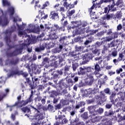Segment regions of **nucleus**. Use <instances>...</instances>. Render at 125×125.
<instances>
[{
  "label": "nucleus",
  "mask_w": 125,
  "mask_h": 125,
  "mask_svg": "<svg viewBox=\"0 0 125 125\" xmlns=\"http://www.w3.org/2000/svg\"><path fill=\"white\" fill-rule=\"evenodd\" d=\"M5 34H6V37H5L4 39L5 40V41H6V43H7V45L8 46V48L6 49V55L10 57H13L18 55L21 52V48L16 49L12 52L10 53L11 49L15 47L14 45H11L9 44L10 42H11L10 40L11 32H8V30H6V31H5Z\"/></svg>",
  "instance_id": "1"
},
{
  "label": "nucleus",
  "mask_w": 125,
  "mask_h": 125,
  "mask_svg": "<svg viewBox=\"0 0 125 125\" xmlns=\"http://www.w3.org/2000/svg\"><path fill=\"white\" fill-rule=\"evenodd\" d=\"M33 94L34 91L31 90V93L30 94L29 97H28V99H26V100L16 102L15 104L12 105L7 104V108H10V109L12 110V109H14L15 107H17V108H21V107H23V106H25V105H27L28 103H31V102L33 101Z\"/></svg>",
  "instance_id": "2"
},
{
  "label": "nucleus",
  "mask_w": 125,
  "mask_h": 125,
  "mask_svg": "<svg viewBox=\"0 0 125 125\" xmlns=\"http://www.w3.org/2000/svg\"><path fill=\"white\" fill-rule=\"evenodd\" d=\"M44 110H35V118H34V123H31V125H39L42 123V120L44 119Z\"/></svg>",
  "instance_id": "3"
},
{
  "label": "nucleus",
  "mask_w": 125,
  "mask_h": 125,
  "mask_svg": "<svg viewBox=\"0 0 125 125\" xmlns=\"http://www.w3.org/2000/svg\"><path fill=\"white\" fill-rule=\"evenodd\" d=\"M95 99H96L98 104L104 105V102L106 101L105 94L103 91L100 92V97L95 96L93 99L88 100V104H91V103H93V102H95Z\"/></svg>",
  "instance_id": "4"
},
{
  "label": "nucleus",
  "mask_w": 125,
  "mask_h": 125,
  "mask_svg": "<svg viewBox=\"0 0 125 125\" xmlns=\"http://www.w3.org/2000/svg\"><path fill=\"white\" fill-rule=\"evenodd\" d=\"M11 75H21L23 77H25V80H26L27 77L28 76L29 74L28 72H24L22 70H20L18 66H15L12 67V71H11Z\"/></svg>",
  "instance_id": "5"
},
{
  "label": "nucleus",
  "mask_w": 125,
  "mask_h": 125,
  "mask_svg": "<svg viewBox=\"0 0 125 125\" xmlns=\"http://www.w3.org/2000/svg\"><path fill=\"white\" fill-rule=\"evenodd\" d=\"M78 74L79 75H86L87 76H89L91 74H92L91 67L83 66L79 67Z\"/></svg>",
  "instance_id": "6"
},
{
  "label": "nucleus",
  "mask_w": 125,
  "mask_h": 125,
  "mask_svg": "<svg viewBox=\"0 0 125 125\" xmlns=\"http://www.w3.org/2000/svg\"><path fill=\"white\" fill-rule=\"evenodd\" d=\"M0 25L3 26H6L9 23L8 17L7 16V13L3 14V11L0 9Z\"/></svg>",
  "instance_id": "7"
},
{
  "label": "nucleus",
  "mask_w": 125,
  "mask_h": 125,
  "mask_svg": "<svg viewBox=\"0 0 125 125\" xmlns=\"http://www.w3.org/2000/svg\"><path fill=\"white\" fill-rule=\"evenodd\" d=\"M70 67L71 66L66 64L63 67V68L61 69L60 70H58L57 72L60 75H62L63 73L65 76L70 75L71 73L70 71Z\"/></svg>",
  "instance_id": "8"
},
{
  "label": "nucleus",
  "mask_w": 125,
  "mask_h": 125,
  "mask_svg": "<svg viewBox=\"0 0 125 125\" xmlns=\"http://www.w3.org/2000/svg\"><path fill=\"white\" fill-rule=\"evenodd\" d=\"M94 57V55L93 53H87L86 54L82 55L81 59L85 63H87V62H89L90 60H92Z\"/></svg>",
  "instance_id": "9"
},
{
  "label": "nucleus",
  "mask_w": 125,
  "mask_h": 125,
  "mask_svg": "<svg viewBox=\"0 0 125 125\" xmlns=\"http://www.w3.org/2000/svg\"><path fill=\"white\" fill-rule=\"evenodd\" d=\"M60 89L59 91H56L54 90H52L50 91H48V93L49 95L50 98H56L57 96L60 95L61 92Z\"/></svg>",
  "instance_id": "10"
},
{
  "label": "nucleus",
  "mask_w": 125,
  "mask_h": 125,
  "mask_svg": "<svg viewBox=\"0 0 125 125\" xmlns=\"http://www.w3.org/2000/svg\"><path fill=\"white\" fill-rule=\"evenodd\" d=\"M20 59L18 58H12L8 61L7 64L10 66H16L19 63Z\"/></svg>",
  "instance_id": "11"
},
{
  "label": "nucleus",
  "mask_w": 125,
  "mask_h": 125,
  "mask_svg": "<svg viewBox=\"0 0 125 125\" xmlns=\"http://www.w3.org/2000/svg\"><path fill=\"white\" fill-rule=\"evenodd\" d=\"M49 18L54 21H58L60 19L59 13H56L55 11H52L50 12Z\"/></svg>",
  "instance_id": "12"
},
{
  "label": "nucleus",
  "mask_w": 125,
  "mask_h": 125,
  "mask_svg": "<svg viewBox=\"0 0 125 125\" xmlns=\"http://www.w3.org/2000/svg\"><path fill=\"white\" fill-rule=\"evenodd\" d=\"M31 41L30 39H26V44L25 43H22V44H21V50L23 49L25 46H26V48H27V52H31L32 51V49L31 48H28L29 45L30 44Z\"/></svg>",
  "instance_id": "13"
},
{
  "label": "nucleus",
  "mask_w": 125,
  "mask_h": 125,
  "mask_svg": "<svg viewBox=\"0 0 125 125\" xmlns=\"http://www.w3.org/2000/svg\"><path fill=\"white\" fill-rule=\"evenodd\" d=\"M114 119H110L105 118L102 120L101 123L103 125H112V121H113Z\"/></svg>",
  "instance_id": "14"
},
{
  "label": "nucleus",
  "mask_w": 125,
  "mask_h": 125,
  "mask_svg": "<svg viewBox=\"0 0 125 125\" xmlns=\"http://www.w3.org/2000/svg\"><path fill=\"white\" fill-rule=\"evenodd\" d=\"M24 83H28V85H29V87L31 89H34L36 88L34 82L32 83L30 80V78H26V82H24Z\"/></svg>",
  "instance_id": "15"
},
{
  "label": "nucleus",
  "mask_w": 125,
  "mask_h": 125,
  "mask_svg": "<svg viewBox=\"0 0 125 125\" xmlns=\"http://www.w3.org/2000/svg\"><path fill=\"white\" fill-rule=\"evenodd\" d=\"M42 65H43L46 69L50 67V65L49 64V61L48 58L45 57L43 59V61L42 62Z\"/></svg>",
  "instance_id": "16"
},
{
  "label": "nucleus",
  "mask_w": 125,
  "mask_h": 125,
  "mask_svg": "<svg viewBox=\"0 0 125 125\" xmlns=\"http://www.w3.org/2000/svg\"><path fill=\"white\" fill-rule=\"evenodd\" d=\"M70 55L74 57L75 61H78L80 59V55H81V53H77L76 51H73L70 53Z\"/></svg>",
  "instance_id": "17"
},
{
  "label": "nucleus",
  "mask_w": 125,
  "mask_h": 125,
  "mask_svg": "<svg viewBox=\"0 0 125 125\" xmlns=\"http://www.w3.org/2000/svg\"><path fill=\"white\" fill-rule=\"evenodd\" d=\"M115 5H116L115 1H113L112 4H109L107 5V7L108 8V13H109L110 11L114 12L117 10V8L114 7Z\"/></svg>",
  "instance_id": "18"
},
{
  "label": "nucleus",
  "mask_w": 125,
  "mask_h": 125,
  "mask_svg": "<svg viewBox=\"0 0 125 125\" xmlns=\"http://www.w3.org/2000/svg\"><path fill=\"white\" fill-rule=\"evenodd\" d=\"M59 119L60 120V125H65V124H67L68 120H67L66 118H63L62 115H59Z\"/></svg>",
  "instance_id": "19"
},
{
  "label": "nucleus",
  "mask_w": 125,
  "mask_h": 125,
  "mask_svg": "<svg viewBox=\"0 0 125 125\" xmlns=\"http://www.w3.org/2000/svg\"><path fill=\"white\" fill-rule=\"evenodd\" d=\"M62 49H63V45L60 44L59 45V47H56L54 49H52V52H53V53H60Z\"/></svg>",
  "instance_id": "20"
},
{
  "label": "nucleus",
  "mask_w": 125,
  "mask_h": 125,
  "mask_svg": "<svg viewBox=\"0 0 125 125\" xmlns=\"http://www.w3.org/2000/svg\"><path fill=\"white\" fill-rule=\"evenodd\" d=\"M113 16V14H108V13H107L103 17V20L109 21L110 20L112 19Z\"/></svg>",
  "instance_id": "21"
},
{
  "label": "nucleus",
  "mask_w": 125,
  "mask_h": 125,
  "mask_svg": "<svg viewBox=\"0 0 125 125\" xmlns=\"http://www.w3.org/2000/svg\"><path fill=\"white\" fill-rule=\"evenodd\" d=\"M58 84L60 90H62L63 89L62 86L66 85V83H65V79H62L61 80L59 81Z\"/></svg>",
  "instance_id": "22"
},
{
  "label": "nucleus",
  "mask_w": 125,
  "mask_h": 125,
  "mask_svg": "<svg viewBox=\"0 0 125 125\" xmlns=\"http://www.w3.org/2000/svg\"><path fill=\"white\" fill-rule=\"evenodd\" d=\"M27 31H29V33L30 32H33V33H39L40 32V28L39 27H36L33 29H27Z\"/></svg>",
  "instance_id": "23"
},
{
  "label": "nucleus",
  "mask_w": 125,
  "mask_h": 125,
  "mask_svg": "<svg viewBox=\"0 0 125 125\" xmlns=\"http://www.w3.org/2000/svg\"><path fill=\"white\" fill-rule=\"evenodd\" d=\"M116 93H112L111 95L109 97V99L110 100V102L112 103V104H115V99L116 98Z\"/></svg>",
  "instance_id": "24"
},
{
  "label": "nucleus",
  "mask_w": 125,
  "mask_h": 125,
  "mask_svg": "<svg viewBox=\"0 0 125 125\" xmlns=\"http://www.w3.org/2000/svg\"><path fill=\"white\" fill-rule=\"evenodd\" d=\"M94 70L95 71L94 73H96L95 74H98V73L101 71V67L98 63H96L94 65Z\"/></svg>",
  "instance_id": "25"
},
{
  "label": "nucleus",
  "mask_w": 125,
  "mask_h": 125,
  "mask_svg": "<svg viewBox=\"0 0 125 125\" xmlns=\"http://www.w3.org/2000/svg\"><path fill=\"white\" fill-rule=\"evenodd\" d=\"M108 80L107 76L105 75L104 78H101L99 79V82L101 84H105L106 81Z\"/></svg>",
  "instance_id": "26"
},
{
  "label": "nucleus",
  "mask_w": 125,
  "mask_h": 125,
  "mask_svg": "<svg viewBox=\"0 0 125 125\" xmlns=\"http://www.w3.org/2000/svg\"><path fill=\"white\" fill-rule=\"evenodd\" d=\"M120 44V42L118 40H116V41H112L111 42V47L117 46Z\"/></svg>",
  "instance_id": "27"
},
{
  "label": "nucleus",
  "mask_w": 125,
  "mask_h": 125,
  "mask_svg": "<svg viewBox=\"0 0 125 125\" xmlns=\"http://www.w3.org/2000/svg\"><path fill=\"white\" fill-rule=\"evenodd\" d=\"M87 77L89 78L90 80V81L88 83V85H92L93 82H94V79L93 76L92 75V74H91L90 76H87Z\"/></svg>",
  "instance_id": "28"
},
{
  "label": "nucleus",
  "mask_w": 125,
  "mask_h": 125,
  "mask_svg": "<svg viewBox=\"0 0 125 125\" xmlns=\"http://www.w3.org/2000/svg\"><path fill=\"white\" fill-rule=\"evenodd\" d=\"M91 50H92V53L94 54H97V53L99 52V50L97 48H96V45H92Z\"/></svg>",
  "instance_id": "29"
},
{
  "label": "nucleus",
  "mask_w": 125,
  "mask_h": 125,
  "mask_svg": "<svg viewBox=\"0 0 125 125\" xmlns=\"http://www.w3.org/2000/svg\"><path fill=\"white\" fill-rule=\"evenodd\" d=\"M71 78H73L74 83H77L79 81V77L78 76H75V74H71Z\"/></svg>",
  "instance_id": "30"
},
{
  "label": "nucleus",
  "mask_w": 125,
  "mask_h": 125,
  "mask_svg": "<svg viewBox=\"0 0 125 125\" xmlns=\"http://www.w3.org/2000/svg\"><path fill=\"white\" fill-rule=\"evenodd\" d=\"M50 5V2L48 1H46L44 2L43 4H42V7L41 8V9H46V7L49 6Z\"/></svg>",
  "instance_id": "31"
},
{
  "label": "nucleus",
  "mask_w": 125,
  "mask_h": 125,
  "mask_svg": "<svg viewBox=\"0 0 125 125\" xmlns=\"http://www.w3.org/2000/svg\"><path fill=\"white\" fill-rule=\"evenodd\" d=\"M59 115L55 116V120L57 121L53 125H61V120L59 118Z\"/></svg>",
  "instance_id": "32"
},
{
  "label": "nucleus",
  "mask_w": 125,
  "mask_h": 125,
  "mask_svg": "<svg viewBox=\"0 0 125 125\" xmlns=\"http://www.w3.org/2000/svg\"><path fill=\"white\" fill-rule=\"evenodd\" d=\"M62 1L63 2V6L66 8V9L69 8L70 4L67 2V0H63Z\"/></svg>",
  "instance_id": "33"
},
{
  "label": "nucleus",
  "mask_w": 125,
  "mask_h": 125,
  "mask_svg": "<svg viewBox=\"0 0 125 125\" xmlns=\"http://www.w3.org/2000/svg\"><path fill=\"white\" fill-rule=\"evenodd\" d=\"M125 57V55H123L122 52H120L118 55V61H119V62H121L123 61V59Z\"/></svg>",
  "instance_id": "34"
},
{
  "label": "nucleus",
  "mask_w": 125,
  "mask_h": 125,
  "mask_svg": "<svg viewBox=\"0 0 125 125\" xmlns=\"http://www.w3.org/2000/svg\"><path fill=\"white\" fill-rule=\"evenodd\" d=\"M94 60L95 61H98V63L100 64L102 63V62H103V58H102V57L100 56V57H98L95 58L94 59Z\"/></svg>",
  "instance_id": "35"
},
{
  "label": "nucleus",
  "mask_w": 125,
  "mask_h": 125,
  "mask_svg": "<svg viewBox=\"0 0 125 125\" xmlns=\"http://www.w3.org/2000/svg\"><path fill=\"white\" fill-rule=\"evenodd\" d=\"M46 74H47V73H46V72H43V75H42V78H43H43H42V83H46L47 82V77H46Z\"/></svg>",
  "instance_id": "36"
},
{
  "label": "nucleus",
  "mask_w": 125,
  "mask_h": 125,
  "mask_svg": "<svg viewBox=\"0 0 125 125\" xmlns=\"http://www.w3.org/2000/svg\"><path fill=\"white\" fill-rule=\"evenodd\" d=\"M60 103L62 104V106H66V105H68L69 102L65 100H62L61 101H60Z\"/></svg>",
  "instance_id": "37"
},
{
  "label": "nucleus",
  "mask_w": 125,
  "mask_h": 125,
  "mask_svg": "<svg viewBox=\"0 0 125 125\" xmlns=\"http://www.w3.org/2000/svg\"><path fill=\"white\" fill-rule=\"evenodd\" d=\"M47 43L44 42L42 43V44L40 45V47L41 49V50H42H42H44L45 48H47Z\"/></svg>",
  "instance_id": "38"
},
{
  "label": "nucleus",
  "mask_w": 125,
  "mask_h": 125,
  "mask_svg": "<svg viewBox=\"0 0 125 125\" xmlns=\"http://www.w3.org/2000/svg\"><path fill=\"white\" fill-rule=\"evenodd\" d=\"M55 46V43L52 42H49L48 44L47 43V49H50L53 47Z\"/></svg>",
  "instance_id": "39"
},
{
  "label": "nucleus",
  "mask_w": 125,
  "mask_h": 125,
  "mask_svg": "<svg viewBox=\"0 0 125 125\" xmlns=\"http://www.w3.org/2000/svg\"><path fill=\"white\" fill-rule=\"evenodd\" d=\"M9 13H10V15L13 16L15 13V9L14 7H11L9 8Z\"/></svg>",
  "instance_id": "40"
},
{
  "label": "nucleus",
  "mask_w": 125,
  "mask_h": 125,
  "mask_svg": "<svg viewBox=\"0 0 125 125\" xmlns=\"http://www.w3.org/2000/svg\"><path fill=\"white\" fill-rule=\"evenodd\" d=\"M63 106L62 105L61 102H60L59 104H58L56 105L55 106V108L56 110H60V109H62V108Z\"/></svg>",
  "instance_id": "41"
},
{
  "label": "nucleus",
  "mask_w": 125,
  "mask_h": 125,
  "mask_svg": "<svg viewBox=\"0 0 125 125\" xmlns=\"http://www.w3.org/2000/svg\"><path fill=\"white\" fill-rule=\"evenodd\" d=\"M42 97L41 96L39 95H37V97H35V99H34V101H35V102H40V101L42 100Z\"/></svg>",
  "instance_id": "42"
},
{
  "label": "nucleus",
  "mask_w": 125,
  "mask_h": 125,
  "mask_svg": "<svg viewBox=\"0 0 125 125\" xmlns=\"http://www.w3.org/2000/svg\"><path fill=\"white\" fill-rule=\"evenodd\" d=\"M115 16L117 19L121 18L122 16V13L121 11H118L115 14Z\"/></svg>",
  "instance_id": "43"
},
{
  "label": "nucleus",
  "mask_w": 125,
  "mask_h": 125,
  "mask_svg": "<svg viewBox=\"0 0 125 125\" xmlns=\"http://www.w3.org/2000/svg\"><path fill=\"white\" fill-rule=\"evenodd\" d=\"M100 118L99 117H95L94 118H92L91 119V122L92 123H93L94 124L95 123H96V122H98L99 121Z\"/></svg>",
  "instance_id": "44"
},
{
  "label": "nucleus",
  "mask_w": 125,
  "mask_h": 125,
  "mask_svg": "<svg viewBox=\"0 0 125 125\" xmlns=\"http://www.w3.org/2000/svg\"><path fill=\"white\" fill-rule=\"evenodd\" d=\"M75 49L76 51L78 52H81L82 50L83 49V46H75Z\"/></svg>",
  "instance_id": "45"
},
{
  "label": "nucleus",
  "mask_w": 125,
  "mask_h": 125,
  "mask_svg": "<svg viewBox=\"0 0 125 125\" xmlns=\"http://www.w3.org/2000/svg\"><path fill=\"white\" fill-rule=\"evenodd\" d=\"M67 83H68V84L71 86L73 85L75 83L74 82L71 78H69L67 80Z\"/></svg>",
  "instance_id": "46"
},
{
  "label": "nucleus",
  "mask_w": 125,
  "mask_h": 125,
  "mask_svg": "<svg viewBox=\"0 0 125 125\" xmlns=\"http://www.w3.org/2000/svg\"><path fill=\"white\" fill-rule=\"evenodd\" d=\"M97 108H98V105H91L88 107V110H95V109H97Z\"/></svg>",
  "instance_id": "47"
},
{
  "label": "nucleus",
  "mask_w": 125,
  "mask_h": 125,
  "mask_svg": "<svg viewBox=\"0 0 125 125\" xmlns=\"http://www.w3.org/2000/svg\"><path fill=\"white\" fill-rule=\"evenodd\" d=\"M78 66H79L78 63H75L72 64V67L73 70L75 71L77 70Z\"/></svg>",
  "instance_id": "48"
},
{
  "label": "nucleus",
  "mask_w": 125,
  "mask_h": 125,
  "mask_svg": "<svg viewBox=\"0 0 125 125\" xmlns=\"http://www.w3.org/2000/svg\"><path fill=\"white\" fill-rule=\"evenodd\" d=\"M98 31V30H90L89 31H88V34L89 35H93L95 34H96L97 32Z\"/></svg>",
  "instance_id": "49"
},
{
  "label": "nucleus",
  "mask_w": 125,
  "mask_h": 125,
  "mask_svg": "<svg viewBox=\"0 0 125 125\" xmlns=\"http://www.w3.org/2000/svg\"><path fill=\"white\" fill-rule=\"evenodd\" d=\"M58 38V37L56 35V33H53V34L51 35L50 37V39L51 40H56Z\"/></svg>",
  "instance_id": "50"
},
{
  "label": "nucleus",
  "mask_w": 125,
  "mask_h": 125,
  "mask_svg": "<svg viewBox=\"0 0 125 125\" xmlns=\"http://www.w3.org/2000/svg\"><path fill=\"white\" fill-rule=\"evenodd\" d=\"M79 122L78 121L75 120L73 122H70V124L68 125H79Z\"/></svg>",
  "instance_id": "51"
},
{
  "label": "nucleus",
  "mask_w": 125,
  "mask_h": 125,
  "mask_svg": "<svg viewBox=\"0 0 125 125\" xmlns=\"http://www.w3.org/2000/svg\"><path fill=\"white\" fill-rule=\"evenodd\" d=\"M3 5L4 6H10V3L6 0H2Z\"/></svg>",
  "instance_id": "52"
},
{
  "label": "nucleus",
  "mask_w": 125,
  "mask_h": 125,
  "mask_svg": "<svg viewBox=\"0 0 125 125\" xmlns=\"http://www.w3.org/2000/svg\"><path fill=\"white\" fill-rule=\"evenodd\" d=\"M123 3V0H118L117 2L115 3V5L117 6H118L119 5H121Z\"/></svg>",
  "instance_id": "53"
},
{
  "label": "nucleus",
  "mask_w": 125,
  "mask_h": 125,
  "mask_svg": "<svg viewBox=\"0 0 125 125\" xmlns=\"http://www.w3.org/2000/svg\"><path fill=\"white\" fill-rule=\"evenodd\" d=\"M107 50H108L107 47L106 46L104 45L102 51V54H105V53L107 51Z\"/></svg>",
  "instance_id": "54"
},
{
  "label": "nucleus",
  "mask_w": 125,
  "mask_h": 125,
  "mask_svg": "<svg viewBox=\"0 0 125 125\" xmlns=\"http://www.w3.org/2000/svg\"><path fill=\"white\" fill-rule=\"evenodd\" d=\"M54 26H55V27L56 28V30L58 31H60L61 30H62V27H60L57 24H55Z\"/></svg>",
  "instance_id": "55"
},
{
  "label": "nucleus",
  "mask_w": 125,
  "mask_h": 125,
  "mask_svg": "<svg viewBox=\"0 0 125 125\" xmlns=\"http://www.w3.org/2000/svg\"><path fill=\"white\" fill-rule=\"evenodd\" d=\"M7 95V94H4V93H0V101H1V100H2V99H3V98L4 97H5Z\"/></svg>",
  "instance_id": "56"
},
{
  "label": "nucleus",
  "mask_w": 125,
  "mask_h": 125,
  "mask_svg": "<svg viewBox=\"0 0 125 125\" xmlns=\"http://www.w3.org/2000/svg\"><path fill=\"white\" fill-rule=\"evenodd\" d=\"M112 38L113 39H115V38H117L118 37V34L116 33H113L111 35Z\"/></svg>",
  "instance_id": "57"
},
{
  "label": "nucleus",
  "mask_w": 125,
  "mask_h": 125,
  "mask_svg": "<svg viewBox=\"0 0 125 125\" xmlns=\"http://www.w3.org/2000/svg\"><path fill=\"white\" fill-rule=\"evenodd\" d=\"M17 111H15V114H12L11 115V119L13 120V121H15V115H17Z\"/></svg>",
  "instance_id": "58"
},
{
  "label": "nucleus",
  "mask_w": 125,
  "mask_h": 125,
  "mask_svg": "<svg viewBox=\"0 0 125 125\" xmlns=\"http://www.w3.org/2000/svg\"><path fill=\"white\" fill-rule=\"evenodd\" d=\"M75 9H73V10H72L71 11H69L68 12V16L69 17H71L75 13Z\"/></svg>",
  "instance_id": "59"
},
{
  "label": "nucleus",
  "mask_w": 125,
  "mask_h": 125,
  "mask_svg": "<svg viewBox=\"0 0 125 125\" xmlns=\"http://www.w3.org/2000/svg\"><path fill=\"white\" fill-rule=\"evenodd\" d=\"M60 5V4L57 3L56 4H55L53 8H55L56 9V12H58L59 11V9L58 8L59 6Z\"/></svg>",
  "instance_id": "60"
},
{
  "label": "nucleus",
  "mask_w": 125,
  "mask_h": 125,
  "mask_svg": "<svg viewBox=\"0 0 125 125\" xmlns=\"http://www.w3.org/2000/svg\"><path fill=\"white\" fill-rule=\"evenodd\" d=\"M67 38V36H63V37H61L59 39V42H62L64 41V40Z\"/></svg>",
  "instance_id": "61"
},
{
  "label": "nucleus",
  "mask_w": 125,
  "mask_h": 125,
  "mask_svg": "<svg viewBox=\"0 0 125 125\" xmlns=\"http://www.w3.org/2000/svg\"><path fill=\"white\" fill-rule=\"evenodd\" d=\"M123 71V69L122 68H118L116 69V72L117 74H119L121 72Z\"/></svg>",
  "instance_id": "62"
},
{
  "label": "nucleus",
  "mask_w": 125,
  "mask_h": 125,
  "mask_svg": "<svg viewBox=\"0 0 125 125\" xmlns=\"http://www.w3.org/2000/svg\"><path fill=\"white\" fill-rule=\"evenodd\" d=\"M40 80L38 78H37V76H34V77H32V81L34 83L35 82H37L40 81Z\"/></svg>",
  "instance_id": "63"
},
{
  "label": "nucleus",
  "mask_w": 125,
  "mask_h": 125,
  "mask_svg": "<svg viewBox=\"0 0 125 125\" xmlns=\"http://www.w3.org/2000/svg\"><path fill=\"white\" fill-rule=\"evenodd\" d=\"M113 57H115L118 55V52L116 51H113L111 54Z\"/></svg>",
  "instance_id": "64"
}]
</instances>
